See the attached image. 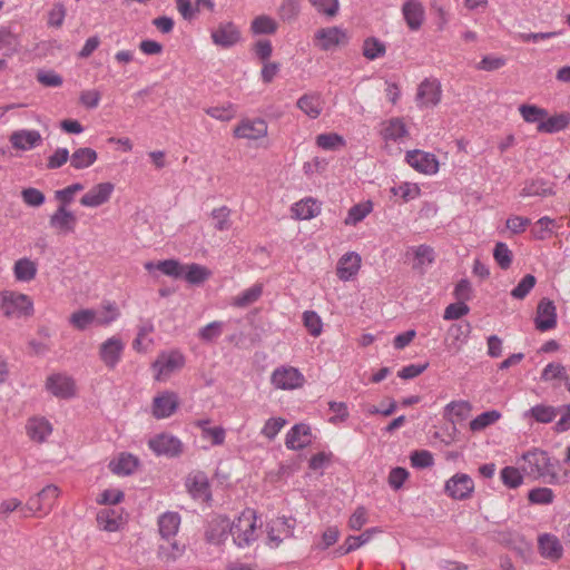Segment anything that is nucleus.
<instances>
[{
    "label": "nucleus",
    "instance_id": "nucleus-1",
    "mask_svg": "<svg viewBox=\"0 0 570 570\" xmlns=\"http://www.w3.org/2000/svg\"><path fill=\"white\" fill-rule=\"evenodd\" d=\"M518 464L525 475L534 480H542L553 485L564 481V476L558 472L559 462L553 461L546 451L539 449L529 450L518 460Z\"/></svg>",
    "mask_w": 570,
    "mask_h": 570
},
{
    "label": "nucleus",
    "instance_id": "nucleus-2",
    "mask_svg": "<svg viewBox=\"0 0 570 570\" xmlns=\"http://www.w3.org/2000/svg\"><path fill=\"white\" fill-rule=\"evenodd\" d=\"M254 510L246 509L233 521L229 520V535L238 548L249 547L257 540L259 525Z\"/></svg>",
    "mask_w": 570,
    "mask_h": 570
},
{
    "label": "nucleus",
    "instance_id": "nucleus-3",
    "mask_svg": "<svg viewBox=\"0 0 570 570\" xmlns=\"http://www.w3.org/2000/svg\"><path fill=\"white\" fill-rule=\"evenodd\" d=\"M32 299L14 291L0 292V313L11 320L26 318L33 315Z\"/></svg>",
    "mask_w": 570,
    "mask_h": 570
},
{
    "label": "nucleus",
    "instance_id": "nucleus-4",
    "mask_svg": "<svg viewBox=\"0 0 570 570\" xmlns=\"http://www.w3.org/2000/svg\"><path fill=\"white\" fill-rule=\"evenodd\" d=\"M185 365V356L177 350L164 351L153 363L155 380L164 382Z\"/></svg>",
    "mask_w": 570,
    "mask_h": 570
},
{
    "label": "nucleus",
    "instance_id": "nucleus-5",
    "mask_svg": "<svg viewBox=\"0 0 570 570\" xmlns=\"http://www.w3.org/2000/svg\"><path fill=\"white\" fill-rule=\"evenodd\" d=\"M271 384L276 390H297L305 384V376L298 368L294 366L281 365L272 372Z\"/></svg>",
    "mask_w": 570,
    "mask_h": 570
},
{
    "label": "nucleus",
    "instance_id": "nucleus-6",
    "mask_svg": "<svg viewBox=\"0 0 570 570\" xmlns=\"http://www.w3.org/2000/svg\"><path fill=\"white\" fill-rule=\"evenodd\" d=\"M125 348V341L118 335H112L100 343L98 347L99 360L106 367L114 370L120 363Z\"/></svg>",
    "mask_w": 570,
    "mask_h": 570
},
{
    "label": "nucleus",
    "instance_id": "nucleus-7",
    "mask_svg": "<svg viewBox=\"0 0 570 570\" xmlns=\"http://www.w3.org/2000/svg\"><path fill=\"white\" fill-rule=\"evenodd\" d=\"M149 449L158 456L175 458L183 452V442L170 433H159L148 440Z\"/></svg>",
    "mask_w": 570,
    "mask_h": 570
},
{
    "label": "nucleus",
    "instance_id": "nucleus-8",
    "mask_svg": "<svg viewBox=\"0 0 570 570\" xmlns=\"http://www.w3.org/2000/svg\"><path fill=\"white\" fill-rule=\"evenodd\" d=\"M179 407L178 394L174 391H163L153 399L150 412L157 420L170 417Z\"/></svg>",
    "mask_w": 570,
    "mask_h": 570
},
{
    "label": "nucleus",
    "instance_id": "nucleus-9",
    "mask_svg": "<svg viewBox=\"0 0 570 570\" xmlns=\"http://www.w3.org/2000/svg\"><path fill=\"white\" fill-rule=\"evenodd\" d=\"M405 161L417 173L433 176L439 171L440 164L436 156L421 149L409 150Z\"/></svg>",
    "mask_w": 570,
    "mask_h": 570
},
{
    "label": "nucleus",
    "instance_id": "nucleus-10",
    "mask_svg": "<svg viewBox=\"0 0 570 570\" xmlns=\"http://www.w3.org/2000/svg\"><path fill=\"white\" fill-rule=\"evenodd\" d=\"M210 39L215 46L228 49L240 42L242 32L234 22L223 21L212 29Z\"/></svg>",
    "mask_w": 570,
    "mask_h": 570
},
{
    "label": "nucleus",
    "instance_id": "nucleus-11",
    "mask_svg": "<svg viewBox=\"0 0 570 570\" xmlns=\"http://www.w3.org/2000/svg\"><path fill=\"white\" fill-rule=\"evenodd\" d=\"M295 521L292 518L278 517L267 523V544L277 548L284 539L292 538Z\"/></svg>",
    "mask_w": 570,
    "mask_h": 570
},
{
    "label": "nucleus",
    "instance_id": "nucleus-12",
    "mask_svg": "<svg viewBox=\"0 0 570 570\" xmlns=\"http://www.w3.org/2000/svg\"><path fill=\"white\" fill-rule=\"evenodd\" d=\"M115 191V184L110 181H101L94 185L86 191L79 203L86 208H97L107 204Z\"/></svg>",
    "mask_w": 570,
    "mask_h": 570
},
{
    "label": "nucleus",
    "instance_id": "nucleus-13",
    "mask_svg": "<svg viewBox=\"0 0 570 570\" xmlns=\"http://www.w3.org/2000/svg\"><path fill=\"white\" fill-rule=\"evenodd\" d=\"M381 137L389 144H404L410 137V130L402 117H392L381 124Z\"/></svg>",
    "mask_w": 570,
    "mask_h": 570
},
{
    "label": "nucleus",
    "instance_id": "nucleus-14",
    "mask_svg": "<svg viewBox=\"0 0 570 570\" xmlns=\"http://www.w3.org/2000/svg\"><path fill=\"white\" fill-rule=\"evenodd\" d=\"M445 493L454 500H465L474 491L472 478L465 473H456L444 485Z\"/></svg>",
    "mask_w": 570,
    "mask_h": 570
},
{
    "label": "nucleus",
    "instance_id": "nucleus-15",
    "mask_svg": "<svg viewBox=\"0 0 570 570\" xmlns=\"http://www.w3.org/2000/svg\"><path fill=\"white\" fill-rule=\"evenodd\" d=\"M60 494V490L55 484H48L39 493L31 497L27 502V509L33 513H48L53 507Z\"/></svg>",
    "mask_w": 570,
    "mask_h": 570
},
{
    "label": "nucleus",
    "instance_id": "nucleus-16",
    "mask_svg": "<svg viewBox=\"0 0 570 570\" xmlns=\"http://www.w3.org/2000/svg\"><path fill=\"white\" fill-rule=\"evenodd\" d=\"M441 85L436 79H425L417 88L416 102L420 108H430L441 101Z\"/></svg>",
    "mask_w": 570,
    "mask_h": 570
},
{
    "label": "nucleus",
    "instance_id": "nucleus-17",
    "mask_svg": "<svg viewBox=\"0 0 570 570\" xmlns=\"http://www.w3.org/2000/svg\"><path fill=\"white\" fill-rule=\"evenodd\" d=\"M534 325L540 332H547L557 326V307L551 299L542 298L539 302Z\"/></svg>",
    "mask_w": 570,
    "mask_h": 570
},
{
    "label": "nucleus",
    "instance_id": "nucleus-18",
    "mask_svg": "<svg viewBox=\"0 0 570 570\" xmlns=\"http://www.w3.org/2000/svg\"><path fill=\"white\" fill-rule=\"evenodd\" d=\"M46 389L59 399H69L76 394L75 381L70 376L60 373L48 376Z\"/></svg>",
    "mask_w": 570,
    "mask_h": 570
},
{
    "label": "nucleus",
    "instance_id": "nucleus-19",
    "mask_svg": "<svg viewBox=\"0 0 570 570\" xmlns=\"http://www.w3.org/2000/svg\"><path fill=\"white\" fill-rule=\"evenodd\" d=\"M268 126L264 119H245L234 129V135L237 138L248 140H257L267 135Z\"/></svg>",
    "mask_w": 570,
    "mask_h": 570
},
{
    "label": "nucleus",
    "instance_id": "nucleus-20",
    "mask_svg": "<svg viewBox=\"0 0 570 570\" xmlns=\"http://www.w3.org/2000/svg\"><path fill=\"white\" fill-rule=\"evenodd\" d=\"M77 224L76 215L65 206H58L49 218V225L58 234H70L75 232Z\"/></svg>",
    "mask_w": 570,
    "mask_h": 570
},
{
    "label": "nucleus",
    "instance_id": "nucleus-21",
    "mask_svg": "<svg viewBox=\"0 0 570 570\" xmlns=\"http://www.w3.org/2000/svg\"><path fill=\"white\" fill-rule=\"evenodd\" d=\"M9 141L12 148L27 151L40 146L42 142V137L38 130L19 129L10 135Z\"/></svg>",
    "mask_w": 570,
    "mask_h": 570
},
{
    "label": "nucleus",
    "instance_id": "nucleus-22",
    "mask_svg": "<svg viewBox=\"0 0 570 570\" xmlns=\"http://www.w3.org/2000/svg\"><path fill=\"white\" fill-rule=\"evenodd\" d=\"M361 255L356 252L345 253L337 262L336 275L343 282L353 279L360 272Z\"/></svg>",
    "mask_w": 570,
    "mask_h": 570
},
{
    "label": "nucleus",
    "instance_id": "nucleus-23",
    "mask_svg": "<svg viewBox=\"0 0 570 570\" xmlns=\"http://www.w3.org/2000/svg\"><path fill=\"white\" fill-rule=\"evenodd\" d=\"M312 442V431L309 425L298 423L291 428L285 438V445L289 450H303Z\"/></svg>",
    "mask_w": 570,
    "mask_h": 570
},
{
    "label": "nucleus",
    "instance_id": "nucleus-24",
    "mask_svg": "<svg viewBox=\"0 0 570 570\" xmlns=\"http://www.w3.org/2000/svg\"><path fill=\"white\" fill-rule=\"evenodd\" d=\"M538 549L540 556L550 561H558L563 556L562 543L551 533H543L538 537Z\"/></svg>",
    "mask_w": 570,
    "mask_h": 570
},
{
    "label": "nucleus",
    "instance_id": "nucleus-25",
    "mask_svg": "<svg viewBox=\"0 0 570 570\" xmlns=\"http://www.w3.org/2000/svg\"><path fill=\"white\" fill-rule=\"evenodd\" d=\"M402 14L407 27L416 31L425 19V9L419 0H406L402 6Z\"/></svg>",
    "mask_w": 570,
    "mask_h": 570
},
{
    "label": "nucleus",
    "instance_id": "nucleus-26",
    "mask_svg": "<svg viewBox=\"0 0 570 570\" xmlns=\"http://www.w3.org/2000/svg\"><path fill=\"white\" fill-rule=\"evenodd\" d=\"M346 39V33L338 27L322 28L316 31L315 40L322 50H331Z\"/></svg>",
    "mask_w": 570,
    "mask_h": 570
},
{
    "label": "nucleus",
    "instance_id": "nucleus-27",
    "mask_svg": "<svg viewBox=\"0 0 570 570\" xmlns=\"http://www.w3.org/2000/svg\"><path fill=\"white\" fill-rule=\"evenodd\" d=\"M186 488L196 500L208 501L210 499L208 479L203 472L189 474L186 479Z\"/></svg>",
    "mask_w": 570,
    "mask_h": 570
},
{
    "label": "nucleus",
    "instance_id": "nucleus-28",
    "mask_svg": "<svg viewBox=\"0 0 570 570\" xmlns=\"http://www.w3.org/2000/svg\"><path fill=\"white\" fill-rule=\"evenodd\" d=\"M26 432L30 440L42 443L51 434L52 425L43 416H32L27 421Z\"/></svg>",
    "mask_w": 570,
    "mask_h": 570
},
{
    "label": "nucleus",
    "instance_id": "nucleus-29",
    "mask_svg": "<svg viewBox=\"0 0 570 570\" xmlns=\"http://www.w3.org/2000/svg\"><path fill=\"white\" fill-rule=\"evenodd\" d=\"M229 535V519L226 517L214 518L206 530V539L212 544H223Z\"/></svg>",
    "mask_w": 570,
    "mask_h": 570
},
{
    "label": "nucleus",
    "instance_id": "nucleus-30",
    "mask_svg": "<svg viewBox=\"0 0 570 570\" xmlns=\"http://www.w3.org/2000/svg\"><path fill=\"white\" fill-rule=\"evenodd\" d=\"M410 250L413 254V269L417 271L420 274H424L429 267L433 265L435 262V252L434 249L425 244L411 247Z\"/></svg>",
    "mask_w": 570,
    "mask_h": 570
},
{
    "label": "nucleus",
    "instance_id": "nucleus-31",
    "mask_svg": "<svg viewBox=\"0 0 570 570\" xmlns=\"http://www.w3.org/2000/svg\"><path fill=\"white\" fill-rule=\"evenodd\" d=\"M296 106L308 118L316 119L323 111L324 100L320 94L311 92L298 98Z\"/></svg>",
    "mask_w": 570,
    "mask_h": 570
},
{
    "label": "nucleus",
    "instance_id": "nucleus-32",
    "mask_svg": "<svg viewBox=\"0 0 570 570\" xmlns=\"http://www.w3.org/2000/svg\"><path fill=\"white\" fill-rule=\"evenodd\" d=\"M472 411V405L468 401H452L444 406L443 417L455 424L466 420Z\"/></svg>",
    "mask_w": 570,
    "mask_h": 570
},
{
    "label": "nucleus",
    "instance_id": "nucleus-33",
    "mask_svg": "<svg viewBox=\"0 0 570 570\" xmlns=\"http://www.w3.org/2000/svg\"><path fill=\"white\" fill-rule=\"evenodd\" d=\"M570 124V112H560L552 116H547L537 130L543 134H557L564 130Z\"/></svg>",
    "mask_w": 570,
    "mask_h": 570
},
{
    "label": "nucleus",
    "instance_id": "nucleus-34",
    "mask_svg": "<svg viewBox=\"0 0 570 570\" xmlns=\"http://www.w3.org/2000/svg\"><path fill=\"white\" fill-rule=\"evenodd\" d=\"M180 525V515L177 512L167 511L158 518L159 534L165 540L173 539Z\"/></svg>",
    "mask_w": 570,
    "mask_h": 570
},
{
    "label": "nucleus",
    "instance_id": "nucleus-35",
    "mask_svg": "<svg viewBox=\"0 0 570 570\" xmlns=\"http://www.w3.org/2000/svg\"><path fill=\"white\" fill-rule=\"evenodd\" d=\"M98 159V154L90 147H80L70 155V166L76 170L87 169Z\"/></svg>",
    "mask_w": 570,
    "mask_h": 570
},
{
    "label": "nucleus",
    "instance_id": "nucleus-36",
    "mask_svg": "<svg viewBox=\"0 0 570 570\" xmlns=\"http://www.w3.org/2000/svg\"><path fill=\"white\" fill-rule=\"evenodd\" d=\"M12 272L16 281L29 283L35 279L38 272V265L35 261L28 257H22L16 261Z\"/></svg>",
    "mask_w": 570,
    "mask_h": 570
},
{
    "label": "nucleus",
    "instance_id": "nucleus-37",
    "mask_svg": "<svg viewBox=\"0 0 570 570\" xmlns=\"http://www.w3.org/2000/svg\"><path fill=\"white\" fill-rule=\"evenodd\" d=\"M292 213L297 219H312L321 213V205L314 198H304L292 206Z\"/></svg>",
    "mask_w": 570,
    "mask_h": 570
},
{
    "label": "nucleus",
    "instance_id": "nucleus-38",
    "mask_svg": "<svg viewBox=\"0 0 570 570\" xmlns=\"http://www.w3.org/2000/svg\"><path fill=\"white\" fill-rule=\"evenodd\" d=\"M96 309V326L108 327L120 317V309L115 302H104Z\"/></svg>",
    "mask_w": 570,
    "mask_h": 570
},
{
    "label": "nucleus",
    "instance_id": "nucleus-39",
    "mask_svg": "<svg viewBox=\"0 0 570 570\" xmlns=\"http://www.w3.org/2000/svg\"><path fill=\"white\" fill-rule=\"evenodd\" d=\"M380 532H381V530L379 528H371V529L365 530L360 535H348L345 539L344 544L338 548V552L341 554H347L352 551H355L356 549L368 543L372 540L373 535L375 533H380Z\"/></svg>",
    "mask_w": 570,
    "mask_h": 570
},
{
    "label": "nucleus",
    "instance_id": "nucleus-40",
    "mask_svg": "<svg viewBox=\"0 0 570 570\" xmlns=\"http://www.w3.org/2000/svg\"><path fill=\"white\" fill-rule=\"evenodd\" d=\"M138 463L139 461L135 455L121 453L109 463V468L117 475H129L137 469Z\"/></svg>",
    "mask_w": 570,
    "mask_h": 570
},
{
    "label": "nucleus",
    "instance_id": "nucleus-41",
    "mask_svg": "<svg viewBox=\"0 0 570 570\" xmlns=\"http://www.w3.org/2000/svg\"><path fill=\"white\" fill-rule=\"evenodd\" d=\"M263 289V284L256 283L233 297L232 305L239 308L248 307L261 298Z\"/></svg>",
    "mask_w": 570,
    "mask_h": 570
},
{
    "label": "nucleus",
    "instance_id": "nucleus-42",
    "mask_svg": "<svg viewBox=\"0 0 570 570\" xmlns=\"http://www.w3.org/2000/svg\"><path fill=\"white\" fill-rule=\"evenodd\" d=\"M96 309L81 308L73 312L69 317V323L78 331H86L91 326H96Z\"/></svg>",
    "mask_w": 570,
    "mask_h": 570
},
{
    "label": "nucleus",
    "instance_id": "nucleus-43",
    "mask_svg": "<svg viewBox=\"0 0 570 570\" xmlns=\"http://www.w3.org/2000/svg\"><path fill=\"white\" fill-rule=\"evenodd\" d=\"M154 324L151 321H142L138 325L137 336L132 342V348L139 353L146 352L153 344L150 334L154 332Z\"/></svg>",
    "mask_w": 570,
    "mask_h": 570
},
{
    "label": "nucleus",
    "instance_id": "nucleus-44",
    "mask_svg": "<svg viewBox=\"0 0 570 570\" xmlns=\"http://www.w3.org/2000/svg\"><path fill=\"white\" fill-rule=\"evenodd\" d=\"M557 410L550 405H535L522 414L524 420L530 421L531 419L538 423H550L557 417Z\"/></svg>",
    "mask_w": 570,
    "mask_h": 570
},
{
    "label": "nucleus",
    "instance_id": "nucleus-45",
    "mask_svg": "<svg viewBox=\"0 0 570 570\" xmlns=\"http://www.w3.org/2000/svg\"><path fill=\"white\" fill-rule=\"evenodd\" d=\"M183 276L187 283L198 285L204 283L212 275L210 271L199 264H187L183 266Z\"/></svg>",
    "mask_w": 570,
    "mask_h": 570
},
{
    "label": "nucleus",
    "instance_id": "nucleus-46",
    "mask_svg": "<svg viewBox=\"0 0 570 570\" xmlns=\"http://www.w3.org/2000/svg\"><path fill=\"white\" fill-rule=\"evenodd\" d=\"M97 521L101 529L109 532L117 531L122 522L120 514L110 508L100 510L97 514Z\"/></svg>",
    "mask_w": 570,
    "mask_h": 570
},
{
    "label": "nucleus",
    "instance_id": "nucleus-47",
    "mask_svg": "<svg viewBox=\"0 0 570 570\" xmlns=\"http://www.w3.org/2000/svg\"><path fill=\"white\" fill-rule=\"evenodd\" d=\"M20 41L17 35L6 27H0V50L4 51L7 57H11L19 51Z\"/></svg>",
    "mask_w": 570,
    "mask_h": 570
},
{
    "label": "nucleus",
    "instance_id": "nucleus-48",
    "mask_svg": "<svg viewBox=\"0 0 570 570\" xmlns=\"http://www.w3.org/2000/svg\"><path fill=\"white\" fill-rule=\"evenodd\" d=\"M518 110L525 122L537 124L538 126L548 116V110L537 105L522 104L518 107Z\"/></svg>",
    "mask_w": 570,
    "mask_h": 570
},
{
    "label": "nucleus",
    "instance_id": "nucleus-49",
    "mask_svg": "<svg viewBox=\"0 0 570 570\" xmlns=\"http://www.w3.org/2000/svg\"><path fill=\"white\" fill-rule=\"evenodd\" d=\"M552 193H553L552 188L549 184H547L542 179H534L531 181H527L524 184L523 188L520 191V196L521 197H533V196L547 197V196L551 195Z\"/></svg>",
    "mask_w": 570,
    "mask_h": 570
},
{
    "label": "nucleus",
    "instance_id": "nucleus-50",
    "mask_svg": "<svg viewBox=\"0 0 570 570\" xmlns=\"http://www.w3.org/2000/svg\"><path fill=\"white\" fill-rule=\"evenodd\" d=\"M501 419V413L497 410L485 411L474 417L469 428L472 432H480L487 429L488 426L497 423Z\"/></svg>",
    "mask_w": 570,
    "mask_h": 570
},
{
    "label": "nucleus",
    "instance_id": "nucleus-51",
    "mask_svg": "<svg viewBox=\"0 0 570 570\" xmlns=\"http://www.w3.org/2000/svg\"><path fill=\"white\" fill-rule=\"evenodd\" d=\"M254 35H272L277 30V22L266 14L256 17L250 24Z\"/></svg>",
    "mask_w": 570,
    "mask_h": 570
},
{
    "label": "nucleus",
    "instance_id": "nucleus-52",
    "mask_svg": "<svg viewBox=\"0 0 570 570\" xmlns=\"http://www.w3.org/2000/svg\"><path fill=\"white\" fill-rule=\"evenodd\" d=\"M185 552V547L176 541L160 544L158 548V558L164 562H174Z\"/></svg>",
    "mask_w": 570,
    "mask_h": 570
},
{
    "label": "nucleus",
    "instance_id": "nucleus-53",
    "mask_svg": "<svg viewBox=\"0 0 570 570\" xmlns=\"http://www.w3.org/2000/svg\"><path fill=\"white\" fill-rule=\"evenodd\" d=\"M391 193L404 202L416 199L421 195V188L415 183L404 181L391 188Z\"/></svg>",
    "mask_w": 570,
    "mask_h": 570
},
{
    "label": "nucleus",
    "instance_id": "nucleus-54",
    "mask_svg": "<svg viewBox=\"0 0 570 570\" xmlns=\"http://www.w3.org/2000/svg\"><path fill=\"white\" fill-rule=\"evenodd\" d=\"M449 336L452 338V343L450 345L454 351H459L461 346L466 342V338L470 334V324H453L449 328Z\"/></svg>",
    "mask_w": 570,
    "mask_h": 570
},
{
    "label": "nucleus",
    "instance_id": "nucleus-55",
    "mask_svg": "<svg viewBox=\"0 0 570 570\" xmlns=\"http://www.w3.org/2000/svg\"><path fill=\"white\" fill-rule=\"evenodd\" d=\"M371 212L372 204L370 202L356 204L350 208L344 223L348 226H355L362 222Z\"/></svg>",
    "mask_w": 570,
    "mask_h": 570
},
{
    "label": "nucleus",
    "instance_id": "nucleus-56",
    "mask_svg": "<svg viewBox=\"0 0 570 570\" xmlns=\"http://www.w3.org/2000/svg\"><path fill=\"white\" fill-rule=\"evenodd\" d=\"M386 48L384 42L377 38L371 37L363 42V55L368 60H375L385 55Z\"/></svg>",
    "mask_w": 570,
    "mask_h": 570
},
{
    "label": "nucleus",
    "instance_id": "nucleus-57",
    "mask_svg": "<svg viewBox=\"0 0 570 570\" xmlns=\"http://www.w3.org/2000/svg\"><path fill=\"white\" fill-rule=\"evenodd\" d=\"M316 145L324 150H336L345 146V140L335 132L321 134L316 137Z\"/></svg>",
    "mask_w": 570,
    "mask_h": 570
},
{
    "label": "nucleus",
    "instance_id": "nucleus-58",
    "mask_svg": "<svg viewBox=\"0 0 570 570\" xmlns=\"http://www.w3.org/2000/svg\"><path fill=\"white\" fill-rule=\"evenodd\" d=\"M210 216L216 230L224 232L230 228V209L227 206L213 209Z\"/></svg>",
    "mask_w": 570,
    "mask_h": 570
},
{
    "label": "nucleus",
    "instance_id": "nucleus-59",
    "mask_svg": "<svg viewBox=\"0 0 570 570\" xmlns=\"http://www.w3.org/2000/svg\"><path fill=\"white\" fill-rule=\"evenodd\" d=\"M503 484L510 489H515L523 483L521 469L515 466H505L500 472Z\"/></svg>",
    "mask_w": 570,
    "mask_h": 570
},
{
    "label": "nucleus",
    "instance_id": "nucleus-60",
    "mask_svg": "<svg viewBox=\"0 0 570 570\" xmlns=\"http://www.w3.org/2000/svg\"><path fill=\"white\" fill-rule=\"evenodd\" d=\"M303 323L306 327L307 332L314 336L318 337L323 332V322L320 315L314 311H305L303 313Z\"/></svg>",
    "mask_w": 570,
    "mask_h": 570
},
{
    "label": "nucleus",
    "instance_id": "nucleus-61",
    "mask_svg": "<svg viewBox=\"0 0 570 570\" xmlns=\"http://www.w3.org/2000/svg\"><path fill=\"white\" fill-rule=\"evenodd\" d=\"M554 220L548 216H543L537 220L531 229L532 236L535 239H546L552 234V226Z\"/></svg>",
    "mask_w": 570,
    "mask_h": 570
},
{
    "label": "nucleus",
    "instance_id": "nucleus-62",
    "mask_svg": "<svg viewBox=\"0 0 570 570\" xmlns=\"http://www.w3.org/2000/svg\"><path fill=\"white\" fill-rule=\"evenodd\" d=\"M493 257L502 269H507L512 263V252L505 243L499 242L493 249Z\"/></svg>",
    "mask_w": 570,
    "mask_h": 570
},
{
    "label": "nucleus",
    "instance_id": "nucleus-63",
    "mask_svg": "<svg viewBox=\"0 0 570 570\" xmlns=\"http://www.w3.org/2000/svg\"><path fill=\"white\" fill-rule=\"evenodd\" d=\"M206 114L214 119L220 121H228L233 119L236 115V109L234 105L226 104L224 106H215L206 109Z\"/></svg>",
    "mask_w": 570,
    "mask_h": 570
},
{
    "label": "nucleus",
    "instance_id": "nucleus-64",
    "mask_svg": "<svg viewBox=\"0 0 570 570\" xmlns=\"http://www.w3.org/2000/svg\"><path fill=\"white\" fill-rule=\"evenodd\" d=\"M21 198L23 203L30 207H40L46 202L45 194L33 187L23 188L21 191Z\"/></svg>",
    "mask_w": 570,
    "mask_h": 570
}]
</instances>
